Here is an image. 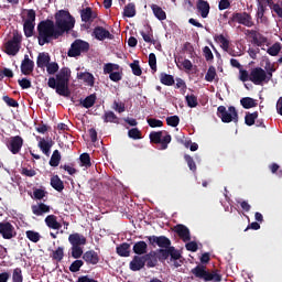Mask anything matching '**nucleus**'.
I'll return each instance as SVG.
<instances>
[{"label": "nucleus", "instance_id": "48", "mask_svg": "<svg viewBox=\"0 0 282 282\" xmlns=\"http://www.w3.org/2000/svg\"><path fill=\"white\" fill-rule=\"evenodd\" d=\"M130 68L134 76H142V67H140V61L135 59L130 64Z\"/></svg>", "mask_w": 282, "mask_h": 282}, {"label": "nucleus", "instance_id": "23", "mask_svg": "<svg viewBox=\"0 0 282 282\" xmlns=\"http://www.w3.org/2000/svg\"><path fill=\"white\" fill-rule=\"evenodd\" d=\"M149 250V245L144 242V240H140L133 245L132 251L137 257H143V254H147Z\"/></svg>", "mask_w": 282, "mask_h": 282}, {"label": "nucleus", "instance_id": "24", "mask_svg": "<svg viewBox=\"0 0 282 282\" xmlns=\"http://www.w3.org/2000/svg\"><path fill=\"white\" fill-rule=\"evenodd\" d=\"M44 221L51 230H61V228H63V225L58 223L56 215L46 216Z\"/></svg>", "mask_w": 282, "mask_h": 282}, {"label": "nucleus", "instance_id": "34", "mask_svg": "<svg viewBox=\"0 0 282 282\" xmlns=\"http://www.w3.org/2000/svg\"><path fill=\"white\" fill-rule=\"evenodd\" d=\"M160 83L165 85L166 87H173L175 85V77L173 75H169L166 73L160 74Z\"/></svg>", "mask_w": 282, "mask_h": 282}, {"label": "nucleus", "instance_id": "53", "mask_svg": "<svg viewBox=\"0 0 282 282\" xmlns=\"http://www.w3.org/2000/svg\"><path fill=\"white\" fill-rule=\"evenodd\" d=\"M128 138H131V140H142V132L138 128H132L128 131Z\"/></svg>", "mask_w": 282, "mask_h": 282}, {"label": "nucleus", "instance_id": "63", "mask_svg": "<svg viewBox=\"0 0 282 282\" xmlns=\"http://www.w3.org/2000/svg\"><path fill=\"white\" fill-rule=\"evenodd\" d=\"M46 72L50 75L56 74V72H58V63H56V62L50 63L48 62V64L46 65Z\"/></svg>", "mask_w": 282, "mask_h": 282}, {"label": "nucleus", "instance_id": "49", "mask_svg": "<svg viewBox=\"0 0 282 282\" xmlns=\"http://www.w3.org/2000/svg\"><path fill=\"white\" fill-rule=\"evenodd\" d=\"M149 66L150 69H152L153 74L158 72V57L155 56V53L149 54Z\"/></svg>", "mask_w": 282, "mask_h": 282}, {"label": "nucleus", "instance_id": "21", "mask_svg": "<svg viewBox=\"0 0 282 282\" xmlns=\"http://www.w3.org/2000/svg\"><path fill=\"white\" fill-rule=\"evenodd\" d=\"M196 8L202 17V19H207L208 14H210V3L205 0H198Z\"/></svg>", "mask_w": 282, "mask_h": 282}, {"label": "nucleus", "instance_id": "7", "mask_svg": "<svg viewBox=\"0 0 282 282\" xmlns=\"http://www.w3.org/2000/svg\"><path fill=\"white\" fill-rule=\"evenodd\" d=\"M228 23H229V25H231V23H239L240 25H245V28H252L254 25L252 15H250V13H248V12L232 13Z\"/></svg>", "mask_w": 282, "mask_h": 282}, {"label": "nucleus", "instance_id": "11", "mask_svg": "<svg viewBox=\"0 0 282 282\" xmlns=\"http://www.w3.org/2000/svg\"><path fill=\"white\" fill-rule=\"evenodd\" d=\"M23 139L21 135H14L9 138L7 142V149L10 150L12 155H19L21 153V149H23Z\"/></svg>", "mask_w": 282, "mask_h": 282}, {"label": "nucleus", "instance_id": "62", "mask_svg": "<svg viewBox=\"0 0 282 282\" xmlns=\"http://www.w3.org/2000/svg\"><path fill=\"white\" fill-rule=\"evenodd\" d=\"M166 124L169 127H177L180 124V117L177 115L166 118Z\"/></svg>", "mask_w": 282, "mask_h": 282}, {"label": "nucleus", "instance_id": "47", "mask_svg": "<svg viewBox=\"0 0 282 282\" xmlns=\"http://www.w3.org/2000/svg\"><path fill=\"white\" fill-rule=\"evenodd\" d=\"M184 160H185L189 171H192V173H196L197 172V164H195V160H193V156H191L188 154H185Z\"/></svg>", "mask_w": 282, "mask_h": 282}, {"label": "nucleus", "instance_id": "17", "mask_svg": "<svg viewBox=\"0 0 282 282\" xmlns=\"http://www.w3.org/2000/svg\"><path fill=\"white\" fill-rule=\"evenodd\" d=\"M174 232L178 235L180 239H182L184 243L191 241V229H188V227H186L185 225H176L174 227Z\"/></svg>", "mask_w": 282, "mask_h": 282}, {"label": "nucleus", "instance_id": "61", "mask_svg": "<svg viewBox=\"0 0 282 282\" xmlns=\"http://www.w3.org/2000/svg\"><path fill=\"white\" fill-rule=\"evenodd\" d=\"M82 265H85V262L83 260H75L69 265V270H70V272H80V267Z\"/></svg>", "mask_w": 282, "mask_h": 282}, {"label": "nucleus", "instance_id": "19", "mask_svg": "<svg viewBox=\"0 0 282 282\" xmlns=\"http://www.w3.org/2000/svg\"><path fill=\"white\" fill-rule=\"evenodd\" d=\"M147 265L142 256H134L129 263V268L132 272H140Z\"/></svg>", "mask_w": 282, "mask_h": 282}, {"label": "nucleus", "instance_id": "59", "mask_svg": "<svg viewBox=\"0 0 282 282\" xmlns=\"http://www.w3.org/2000/svg\"><path fill=\"white\" fill-rule=\"evenodd\" d=\"M265 6L263 4V2H261V0H258V10H257V19H261L263 20V17L265 15Z\"/></svg>", "mask_w": 282, "mask_h": 282}, {"label": "nucleus", "instance_id": "40", "mask_svg": "<svg viewBox=\"0 0 282 282\" xmlns=\"http://www.w3.org/2000/svg\"><path fill=\"white\" fill-rule=\"evenodd\" d=\"M257 118H259L258 111L247 112L245 116V123L247 124V127H252V124H254V122H257Z\"/></svg>", "mask_w": 282, "mask_h": 282}, {"label": "nucleus", "instance_id": "44", "mask_svg": "<svg viewBox=\"0 0 282 282\" xmlns=\"http://www.w3.org/2000/svg\"><path fill=\"white\" fill-rule=\"evenodd\" d=\"M50 166L56 167L61 164V152L58 150L53 151L51 160L48 162Z\"/></svg>", "mask_w": 282, "mask_h": 282}, {"label": "nucleus", "instance_id": "52", "mask_svg": "<svg viewBox=\"0 0 282 282\" xmlns=\"http://www.w3.org/2000/svg\"><path fill=\"white\" fill-rule=\"evenodd\" d=\"M12 282H23V270L21 268L13 269Z\"/></svg>", "mask_w": 282, "mask_h": 282}, {"label": "nucleus", "instance_id": "5", "mask_svg": "<svg viewBox=\"0 0 282 282\" xmlns=\"http://www.w3.org/2000/svg\"><path fill=\"white\" fill-rule=\"evenodd\" d=\"M217 111L218 118L221 119L223 122H239V112H237V108H235V106H229L228 110H226V106H219Z\"/></svg>", "mask_w": 282, "mask_h": 282}, {"label": "nucleus", "instance_id": "39", "mask_svg": "<svg viewBox=\"0 0 282 282\" xmlns=\"http://www.w3.org/2000/svg\"><path fill=\"white\" fill-rule=\"evenodd\" d=\"M51 258L53 259V261H57V263H61V261H63V259L65 258V248L58 247L56 250L53 251Z\"/></svg>", "mask_w": 282, "mask_h": 282}, {"label": "nucleus", "instance_id": "46", "mask_svg": "<svg viewBox=\"0 0 282 282\" xmlns=\"http://www.w3.org/2000/svg\"><path fill=\"white\" fill-rule=\"evenodd\" d=\"M80 17H82V21L84 23H89V21H91V17H93L91 8L88 7V8L84 9V10H82Z\"/></svg>", "mask_w": 282, "mask_h": 282}, {"label": "nucleus", "instance_id": "12", "mask_svg": "<svg viewBox=\"0 0 282 282\" xmlns=\"http://www.w3.org/2000/svg\"><path fill=\"white\" fill-rule=\"evenodd\" d=\"M245 34L246 36H250V39H252L251 43H253V45H257V47H263V45L268 43V37L259 33V31L257 30H246Z\"/></svg>", "mask_w": 282, "mask_h": 282}, {"label": "nucleus", "instance_id": "43", "mask_svg": "<svg viewBox=\"0 0 282 282\" xmlns=\"http://www.w3.org/2000/svg\"><path fill=\"white\" fill-rule=\"evenodd\" d=\"M25 235L26 239H29V241H32V243H39V241H41V234H39V231L28 230Z\"/></svg>", "mask_w": 282, "mask_h": 282}, {"label": "nucleus", "instance_id": "9", "mask_svg": "<svg viewBox=\"0 0 282 282\" xmlns=\"http://www.w3.org/2000/svg\"><path fill=\"white\" fill-rule=\"evenodd\" d=\"M86 52H89V44L83 40H75L68 50V56L70 58H76V56L86 54Z\"/></svg>", "mask_w": 282, "mask_h": 282}, {"label": "nucleus", "instance_id": "27", "mask_svg": "<svg viewBox=\"0 0 282 282\" xmlns=\"http://www.w3.org/2000/svg\"><path fill=\"white\" fill-rule=\"evenodd\" d=\"M54 145L53 141H46L45 139H41L37 147L46 155V158H50V153L52 150V147Z\"/></svg>", "mask_w": 282, "mask_h": 282}, {"label": "nucleus", "instance_id": "26", "mask_svg": "<svg viewBox=\"0 0 282 282\" xmlns=\"http://www.w3.org/2000/svg\"><path fill=\"white\" fill-rule=\"evenodd\" d=\"M77 78L79 80H84V83H86L88 85V87H94V85L96 83V78L94 77V74H91L89 72L78 73Z\"/></svg>", "mask_w": 282, "mask_h": 282}, {"label": "nucleus", "instance_id": "57", "mask_svg": "<svg viewBox=\"0 0 282 282\" xmlns=\"http://www.w3.org/2000/svg\"><path fill=\"white\" fill-rule=\"evenodd\" d=\"M47 195V192L43 188H35L33 191V196L32 198L33 199H37V200H41L43 199L45 196Z\"/></svg>", "mask_w": 282, "mask_h": 282}, {"label": "nucleus", "instance_id": "58", "mask_svg": "<svg viewBox=\"0 0 282 282\" xmlns=\"http://www.w3.org/2000/svg\"><path fill=\"white\" fill-rule=\"evenodd\" d=\"M147 122H148L149 127H151L152 129H155L158 127H164V122L160 119L148 118Z\"/></svg>", "mask_w": 282, "mask_h": 282}, {"label": "nucleus", "instance_id": "20", "mask_svg": "<svg viewBox=\"0 0 282 282\" xmlns=\"http://www.w3.org/2000/svg\"><path fill=\"white\" fill-rule=\"evenodd\" d=\"M141 257L143 258L147 268H155V265H158V252L150 251Z\"/></svg>", "mask_w": 282, "mask_h": 282}, {"label": "nucleus", "instance_id": "25", "mask_svg": "<svg viewBox=\"0 0 282 282\" xmlns=\"http://www.w3.org/2000/svg\"><path fill=\"white\" fill-rule=\"evenodd\" d=\"M167 248L170 250L171 261H174V268H180L182 263H184L182 260H180L182 259V253L180 250L175 249V247H171V245Z\"/></svg>", "mask_w": 282, "mask_h": 282}, {"label": "nucleus", "instance_id": "64", "mask_svg": "<svg viewBox=\"0 0 282 282\" xmlns=\"http://www.w3.org/2000/svg\"><path fill=\"white\" fill-rule=\"evenodd\" d=\"M239 80H241V83H248V80H250V73L243 68H240Z\"/></svg>", "mask_w": 282, "mask_h": 282}, {"label": "nucleus", "instance_id": "60", "mask_svg": "<svg viewBox=\"0 0 282 282\" xmlns=\"http://www.w3.org/2000/svg\"><path fill=\"white\" fill-rule=\"evenodd\" d=\"M2 100H3V102H6V105H8V107H14V108L19 107V101H17V99H14L8 95L3 96Z\"/></svg>", "mask_w": 282, "mask_h": 282}, {"label": "nucleus", "instance_id": "50", "mask_svg": "<svg viewBox=\"0 0 282 282\" xmlns=\"http://www.w3.org/2000/svg\"><path fill=\"white\" fill-rule=\"evenodd\" d=\"M281 50H282L281 43L276 42L267 50V53H269L270 56H279V53L281 52Z\"/></svg>", "mask_w": 282, "mask_h": 282}, {"label": "nucleus", "instance_id": "4", "mask_svg": "<svg viewBox=\"0 0 282 282\" xmlns=\"http://www.w3.org/2000/svg\"><path fill=\"white\" fill-rule=\"evenodd\" d=\"M68 242L70 243V254L73 259H80L83 257V247L87 246V238L78 232L70 234L68 236Z\"/></svg>", "mask_w": 282, "mask_h": 282}, {"label": "nucleus", "instance_id": "29", "mask_svg": "<svg viewBox=\"0 0 282 282\" xmlns=\"http://www.w3.org/2000/svg\"><path fill=\"white\" fill-rule=\"evenodd\" d=\"M140 34L145 43H152V45H155V40L153 39V29L151 25H148L145 31H140Z\"/></svg>", "mask_w": 282, "mask_h": 282}, {"label": "nucleus", "instance_id": "37", "mask_svg": "<svg viewBox=\"0 0 282 282\" xmlns=\"http://www.w3.org/2000/svg\"><path fill=\"white\" fill-rule=\"evenodd\" d=\"M135 3L130 2L128 3L123 9V17H127L128 19H133L135 17Z\"/></svg>", "mask_w": 282, "mask_h": 282}, {"label": "nucleus", "instance_id": "55", "mask_svg": "<svg viewBox=\"0 0 282 282\" xmlns=\"http://www.w3.org/2000/svg\"><path fill=\"white\" fill-rule=\"evenodd\" d=\"M185 100H186L187 107H191V109H194L195 107H197V105H199L197 101V96L195 95H187L185 97Z\"/></svg>", "mask_w": 282, "mask_h": 282}, {"label": "nucleus", "instance_id": "42", "mask_svg": "<svg viewBox=\"0 0 282 282\" xmlns=\"http://www.w3.org/2000/svg\"><path fill=\"white\" fill-rule=\"evenodd\" d=\"M104 122H112L115 124H118V116H116V112L108 110L102 116Z\"/></svg>", "mask_w": 282, "mask_h": 282}, {"label": "nucleus", "instance_id": "36", "mask_svg": "<svg viewBox=\"0 0 282 282\" xmlns=\"http://www.w3.org/2000/svg\"><path fill=\"white\" fill-rule=\"evenodd\" d=\"M176 66L178 67V69H186L187 72H191V69H193V62H191V59H183L182 57H178L175 59Z\"/></svg>", "mask_w": 282, "mask_h": 282}, {"label": "nucleus", "instance_id": "6", "mask_svg": "<svg viewBox=\"0 0 282 282\" xmlns=\"http://www.w3.org/2000/svg\"><path fill=\"white\" fill-rule=\"evenodd\" d=\"M171 134L166 131H152L150 133V141L153 144H161V151H166L169 149V144H171Z\"/></svg>", "mask_w": 282, "mask_h": 282}, {"label": "nucleus", "instance_id": "3", "mask_svg": "<svg viewBox=\"0 0 282 282\" xmlns=\"http://www.w3.org/2000/svg\"><path fill=\"white\" fill-rule=\"evenodd\" d=\"M200 263L196 265L191 272L194 274L196 279H200L205 282L215 281L221 282V274H219V270H214L213 272L206 270V264L210 263V253L205 252L200 257Z\"/></svg>", "mask_w": 282, "mask_h": 282}, {"label": "nucleus", "instance_id": "18", "mask_svg": "<svg viewBox=\"0 0 282 282\" xmlns=\"http://www.w3.org/2000/svg\"><path fill=\"white\" fill-rule=\"evenodd\" d=\"M34 72V61L30 59L29 55H24V59L21 63V73L24 76H30Z\"/></svg>", "mask_w": 282, "mask_h": 282}, {"label": "nucleus", "instance_id": "14", "mask_svg": "<svg viewBox=\"0 0 282 282\" xmlns=\"http://www.w3.org/2000/svg\"><path fill=\"white\" fill-rule=\"evenodd\" d=\"M150 246H159V248H169L171 246V239L166 236H148Z\"/></svg>", "mask_w": 282, "mask_h": 282}, {"label": "nucleus", "instance_id": "32", "mask_svg": "<svg viewBox=\"0 0 282 282\" xmlns=\"http://www.w3.org/2000/svg\"><path fill=\"white\" fill-rule=\"evenodd\" d=\"M215 42L220 43V47H223V50L225 52H228L229 54L232 55V53L230 52V41H228V39H226V36H224V34L216 35Z\"/></svg>", "mask_w": 282, "mask_h": 282}, {"label": "nucleus", "instance_id": "30", "mask_svg": "<svg viewBox=\"0 0 282 282\" xmlns=\"http://www.w3.org/2000/svg\"><path fill=\"white\" fill-rule=\"evenodd\" d=\"M50 61H52V58L50 57V53H40L37 55L36 65L37 67L43 69V67H47Z\"/></svg>", "mask_w": 282, "mask_h": 282}, {"label": "nucleus", "instance_id": "2", "mask_svg": "<svg viewBox=\"0 0 282 282\" xmlns=\"http://www.w3.org/2000/svg\"><path fill=\"white\" fill-rule=\"evenodd\" d=\"M72 78V69L63 67L55 77H50L47 85L51 89H55L58 96L69 98L72 90H69V79Z\"/></svg>", "mask_w": 282, "mask_h": 282}, {"label": "nucleus", "instance_id": "45", "mask_svg": "<svg viewBox=\"0 0 282 282\" xmlns=\"http://www.w3.org/2000/svg\"><path fill=\"white\" fill-rule=\"evenodd\" d=\"M120 69V65L113 63H107L104 65V74H113V72H118Z\"/></svg>", "mask_w": 282, "mask_h": 282}, {"label": "nucleus", "instance_id": "38", "mask_svg": "<svg viewBox=\"0 0 282 282\" xmlns=\"http://www.w3.org/2000/svg\"><path fill=\"white\" fill-rule=\"evenodd\" d=\"M240 105L243 107V109H252L257 107L258 104L252 97H245L240 99Z\"/></svg>", "mask_w": 282, "mask_h": 282}, {"label": "nucleus", "instance_id": "15", "mask_svg": "<svg viewBox=\"0 0 282 282\" xmlns=\"http://www.w3.org/2000/svg\"><path fill=\"white\" fill-rule=\"evenodd\" d=\"M82 257L87 265H98V263H100V256L94 250L86 251Z\"/></svg>", "mask_w": 282, "mask_h": 282}, {"label": "nucleus", "instance_id": "41", "mask_svg": "<svg viewBox=\"0 0 282 282\" xmlns=\"http://www.w3.org/2000/svg\"><path fill=\"white\" fill-rule=\"evenodd\" d=\"M35 25H36V23H33V22H24L23 30H24V35L26 36V39L34 36Z\"/></svg>", "mask_w": 282, "mask_h": 282}, {"label": "nucleus", "instance_id": "35", "mask_svg": "<svg viewBox=\"0 0 282 282\" xmlns=\"http://www.w3.org/2000/svg\"><path fill=\"white\" fill-rule=\"evenodd\" d=\"M96 100H97L96 94H91L87 96L85 99L80 100V105L85 109H91V107L96 105Z\"/></svg>", "mask_w": 282, "mask_h": 282}, {"label": "nucleus", "instance_id": "31", "mask_svg": "<svg viewBox=\"0 0 282 282\" xmlns=\"http://www.w3.org/2000/svg\"><path fill=\"white\" fill-rule=\"evenodd\" d=\"M51 186L52 188L57 191V193H63V191L65 189V184L63 183L61 177H58V175H54L53 177H51Z\"/></svg>", "mask_w": 282, "mask_h": 282}, {"label": "nucleus", "instance_id": "22", "mask_svg": "<svg viewBox=\"0 0 282 282\" xmlns=\"http://www.w3.org/2000/svg\"><path fill=\"white\" fill-rule=\"evenodd\" d=\"M31 210L33 215H35L36 217H43V215L50 213L51 208L48 205H45L44 203H39L37 205H32Z\"/></svg>", "mask_w": 282, "mask_h": 282}, {"label": "nucleus", "instance_id": "28", "mask_svg": "<svg viewBox=\"0 0 282 282\" xmlns=\"http://www.w3.org/2000/svg\"><path fill=\"white\" fill-rule=\"evenodd\" d=\"M116 250L119 257H131V245L129 242L119 245Z\"/></svg>", "mask_w": 282, "mask_h": 282}, {"label": "nucleus", "instance_id": "56", "mask_svg": "<svg viewBox=\"0 0 282 282\" xmlns=\"http://www.w3.org/2000/svg\"><path fill=\"white\" fill-rule=\"evenodd\" d=\"M24 23H36V11H34V9L26 10Z\"/></svg>", "mask_w": 282, "mask_h": 282}, {"label": "nucleus", "instance_id": "51", "mask_svg": "<svg viewBox=\"0 0 282 282\" xmlns=\"http://www.w3.org/2000/svg\"><path fill=\"white\" fill-rule=\"evenodd\" d=\"M79 161L82 166H85L86 169H89L91 166V156H89V153L80 154Z\"/></svg>", "mask_w": 282, "mask_h": 282}, {"label": "nucleus", "instance_id": "1", "mask_svg": "<svg viewBox=\"0 0 282 282\" xmlns=\"http://www.w3.org/2000/svg\"><path fill=\"white\" fill-rule=\"evenodd\" d=\"M76 25V19L67 10H59L55 13V23L47 19L37 24V43L43 47L52 41L61 39L65 33L72 32Z\"/></svg>", "mask_w": 282, "mask_h": 282}, {"label": "nucleus", "instance_id": "10", "mask_svg": "<svg viewBox=\"0 0 282 282\" xmlns=\"http://www.w3.org/2000/svg\"><path fill=\"white\" fill-rule=\"evenodd\" d=\"M265 69L262 67H254L250 70V83H253V85H264L265 84Z\"/></svg>", "mask_w": 282, "mask_h": 282}, {"label": "nucleus", "instance_id": "33", "mask_svg": "<svg viewBox=\"0 0 282 282\" xmlns=\"http://www.w3.org/2000/svg\"><path fill=\"white\" fill-rule=\"evenodd\" d=\"M151 10L159 21H166V11H163L162 7L151 4Z\"/></svg>", "mask_w": 282, "mask_h": 282}, {"label": "nucleus", "instance_id": "8", "mask_svg": "<svg viewBox=\"0 0 282 282\" xmlns=\"http://www.w3.org/2000/svg\"><path fill=\"white\" fill-rule=\"evenodd\" d=\"M21 41L23 36L19 33H13V37L6 43V52L9 56H17L21 50Z\"/></svg>", "mask_w": 282, "mask_h": 282}, {"label": "nucleus", "instance_id": "54", "mask_svg": "<svg viewBox=\"0 0 282 282\" xmlns=\"http://www.w3.org/2000/svg\"><path fill=\"white\" fill-rule=\"evenodd\" d=\"M215 76H217V69L215 66H209L205 75V80H207V83H213V80H215Z\"/></svg>", "mask_w": 282, "mask_h": 282}, {"label": "nucleus", "instance_id": "16", "mask_svg": "<svg viewBox=\"0 0 282 282\" xmlns=\"http://www.w3.org/2000/svg\"><path fill=\"white\" fill-rule=\"evenodd\" d=\"M93 36H95L97 41H105V39L111 41L113 39V34L102 26H96L93 31Z\"/></svg>", "mask_w": 282, "mask_h": 282}, {"label": "nucleus", "instance_id": "13", "mask_svg": "<svg viewBox=\"0 0 282 282\" xmlns=\"http://www.w3.org/2000/svg\"><path fill=\"white\" fill-rule=\"evenodd\" d=\"M0 235L4 239H14V237H17V231L12 224L9 221H2L0 223Z\"/></svg>", "mask_w": 282, "mask_h": 282}]
</instances>
